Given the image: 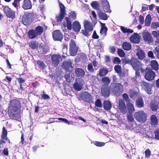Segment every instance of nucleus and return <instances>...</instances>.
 Listing matches in <instances>:
<instances>
[{"mask_svg":"<svg viewBox=\"0 0 159 159\" xmlns=\"http://www.w3.org/2000/svg\"><path fill=\"white\" fill-rule=\"evenodd\" d=\"M147 114L143 111L140 110L135 112L134 117L136 120L141 123H144L146 120Z\"/></svg>","mask_w":159,"mask_h":159,"instance_id":"obj_1","label":"nucleus"},{"mask_svg":"<svg viewBox=\"0 0 159 159\" xmlns=\"http://www.w3.org/2000/svg\"><path fill=\"white\" fill-rule=\"evenodd\" d=\"M111 86L112 91L116 96H118L123 93V86L120 83H114Z\"/></svg>","mask_w":159,"mask_h":159,"instance_id":"obj_2","label":"nucleus"},{"mask_svg":"<svg viewBox=\"0 0 159 159\" xmlns=\"http://www.w3.org/2000/svg\"><path fill=\"white\" fill-rule=\"evenodd\" d=\"M33 13H26L23 16L22 22L25 25H29L31 22V18L33 16Z\"/></svg>","mask_w":159,"mask_h":159,"instance_id":"obj_3","label":"nucleus"},{"mask_svg":"<svg viewBox=\"0 0 159 159\" xmlns=\"http://www.w3.org/2000/svg\"><path fill=\"white\" fill-rule=\"evenodd\" d=\"M156 76L155 73L150 68H147L145 70V78L148 80H153Z\"/></svg>","mask_w":159,"mask_h":159,"instance_id":"obj_4","label":"nucleus"},{"mask_svg":"<svg viewBox=\"0 0 159 159\" xmlns=\"http://www.w3.org/2000/svg\"><path fill=\"white\" fill-rule=\"evenodd\" d=\"M131 64L135 70H139L142 66L140 62L136 58L132 57L130 60Z\"/></svg>","mask_w":159,"mask_h":159,"instance_id":"obj_5","label":"nucleus"},{"mask_svg":"<svg viewBox=\"0 0 159 159\" xmlns=\"http://www.w3.org/2000/svg\"><path fill=\"white\" fill-rule=\"evenodd\" d=\"M20 103L16 99H14L11 101L10 105L8 111L19 110Z\"/></svg>","mask_w":159,"mask_h":159,"instance_id":"obj_6","label":"nucleus"},{"mask_svg":"<svg viewBox=\"0 0 159 159\" xmlns=\"http://www.w3.org/2000/svg\"><path fill=\"white\" fill-rule=\"evenodd\" d=\"M143 38L144 41L148 43H152L153 40L150 33L147 31H144L142 34Z\"/></svg>","mask_w":159,"mask_h":159,"instance_id":"obj_7","label":"nucleus"},{"mask_svg":"<svg viewBox=\"0 0 159 159\" xmlns=\"http://www.w3.org/2000/svg\"><path fill=\"white\" fill-rule=\"evenodd\" d=\"M76 81V82L74 84V88L75 90L80 91L82 89L83 85L85 84L84 82L80 78L77 79Z\"/></svg>","mask_w":159,"mask_h":159,"instance_id":"obj_8","label":"nucleus"},{"mask_svg":"<svg viewBox=\"0 0 159 159\" xmlns=\"http://www.w3.org/2000/svg\"><path fill=\"white\" fill-rule=\"evenodd\" d=\"M70 54L72 56L75 55L77 52V48L74 41L71 39L70 43Z\"/></svg>","mask_w":159,"mask_h":159,"instance_id":"obj_9","label":"nucleus"},{"mask_svg":"<svg viewBox=\"0 0 159 159\" xmlns=\"http://www.w3.org/2000/svg\"><path fill=\"white\" fill-rule=\"evenodd\" d=\"M8 114L10 117L15 120H18L20 119V111L19 110H14L8 111Z\"/></svg>","mask_w":159,"mask_h":159,"instance_id":"obj_10","label":"nucleus"},{"mask_svg":"<svg viewBox=\"0 0 159 159\" xmlns=\"http://www.w3.org/2000/svg\"><path fill=\"white\" fill-rule=\"evenodd\" d=\"M80 97L83 100L87 102H91L92 101V97L88 93L83 92L80 94Z\"/></svg>","mask_w":159,"mask_h":159,"instance_id":"obj_11","label":"nucleus"},{"mask_svg":"<svg viewBox=\"0 0 159 159\" xmlns=\"http://www.w3.org/2000/svg\"><path fill=\"white\" fill-rule=\"evenodd\" d=\"M59 5L60 8V14L57 16H56L57 21H61L62 20L65 14L64 6L63 4L61 3H60Z\"/></svg>","mask_w":159,"mask_h":159,"instance_id":"obj_12","label":"nucleus"},{"mask_svg":"<svg viewBox=\"0 0 159 159\" xmlns=\"http://www.w3.org/2000/svg\"><path fill=\"white\" fill-rule=\"evenodd\" d=\"M140 85L143 87L144 88L145 90L148 94H151V88L152 86L149 83H147L143 81H141L140 82Z\"/></svg>","mask_w":159,"mask_h":159,"instance_id":"obj_13","label":"nucleus"},{"mask_svg":"<svg viewBox=\"0 0 159 159\" xmlns=\"http://www.w3.org/2000/svg\"><path fill=\"white\" fill-rule=\"evenodd\" d=\"M140 85L143 87L144 88L145 90L148 94H151V88L152 86L149 83H147L143 81H141L140 82Z\"/></svg>","mask_w":159,"mask_h":159,"instance_id":"obj_14","label":"nucleus"},{"mask_svg":"<svg viewBox=\"0 0 159 159\" xmlns=\"http://www.w3.org/2000/svg\"><path fill=\"white\" fill-rule=\"evenodd\" d=\"M60 56L58 54H53L51 56L52 65L56 67L59 63Z\"/></svg>","mask_w":159,"mask_h":159,"instance_id":"obj_15","label":"nucleus"},{"mask_svg":"<svg viewBox=\"0 0 159 159\" xmlns=\"http://www.w3.org/2000/svg\"><path fill=\"white\" fill-rule=\"evenodd\" d=\"M4 11L7 16L11 18H14L15 17V11H13L7 7H5L4 8Z\"/></svg>","mask_w":159,"mask_h":159,"instance_id":"obj_16","label":"nucleus"},{"mask_svg":"<svg viewBox=\"0 0 159 159\" xmlns=\"http://www.w3.org/2000/svg\"><path fill=\"white\" fill-rule=\"evenodd\" d=\"M118 109L123 114H125L127 112V110L125 103L123 100H120L118 102Z\"/></svg>","mask_w":159,"mask_h":159,"instance_id":"obj_17","label":"nucleus"},{"mask_svg":"<svg viewBox=\"0 0 159 159\" xmlns=\"http://www.w3.org/2000/svg\"><path fill=\"white\" fill-rule=\"evenodd\" d=\"M52 36L55 40L61 41L63 39V36L60 30L55 31L52 34Z\"/></svg>","mask_w":159,"mask_h":159,"instance_id":"obj_18","label":"nucleus"},{"mask_svg":"<svg viewBox=\"0 0 159 159\" xmlns=\"http://www.w3.org/2000/svg\"><path fill=\"white\" fill-rule=\"evenodd\" d=\"M102 95L104 97H107L110 95V89L107 85L103 86L101 89Z\"/></svg>","mask_w":159,"mask_h":159,"instance_id":"obj_19","label":"nucleus"},{"mask_svg":"<svg viewBox=\"0 0 159 159\" xmlns=\"http://www.w3.org/2000/svg\"><path fill=\"white\" fill-rule=\"evenodd\" d=\"M71 64V62L70 60L65 61L62 64L63 67L65 70L70 71L72 69Z\"/></svg>","mask_w":159,"mask_h":159,"instance_id":"obj_20","label":"nucleus"},{"mask_svg":"<svg viewBox=\"0 0 159 159\" xmlns=\"http://www.w3.org/2000/svg\"><path fill=\"white\" fill-rule=\"evenodd\" d=\"M136 55L137 58L140 60H142L145 57V53L143 50L138 48L136 49Z\"/></svg>","mask_w":159,"mask_h":159,"instance_id":"obj_21","label":"nucleus"},{"mask_svg":"<svg viewBox=\"0 0 159 159\" xmlns=\"http://www.w3.org/2000/svg\"><path fill=\"white\" fill-rule=\"evenodd\" d=\"M101 4L103 7L104 11L106 12H108L110 11V6L107 0H102Z\"/></svg>","mask_w":159,"mask_h":159,"instance_id":"obj_22","label":"nucleus"},{"mask_svg":"<svg viewBox=\"0 0 159 159\" xmlns=\"http://www.w3.org/2000/svg\"><path fill=\"white\" fill-rule=\"evenodd\" d=\"M32 6V3L30 0H24L22 7L24 9H30L31 8Z\"/></svg>","mask_w":159,"mask_h":159,"instance_id":"obj_23","label":"nucleus"},{"mask_svg":"<svg viewBox=\"0 0 159 159\" xmlns=\"http://www.w3.org/2000/svg\"><path fill=\"white\" fill-rule=\"evenodd\" d=\"M7 132L4 127L3 128V131L2 135V139L0 141V144L5 143L7 140Z\"/></svg>","mask_w":159,"mask_h":159,"instance_id":"obj_24","label":"nucleus"},{"mask_svg":"<svg viewBox=\"0 0 159 159\" xmlns=\"http://www.w3.org/2000/svg\"><path fill=\"white\" fill-rule=\"evenodd\" d=\"M84 26L86 30L88 31H90L93 30V28L92 25L90 23V22L88 20H84Z\"/></svg>","mask_w":159,"mask_h":159,"instance_id":"obj_25","label":"nucleus"},{"mask_svg":"<svg viewBox=\"0 0 159 159\" xmlns=\"http://www.w3.org/2000/svg\"><path fill=\"white\" fill-rule=\"evenodd\" d=\"M130 40L133 43H137L139 42V37L138 34L134 33L130 38Z\"/></svg>","mask_w":159,"mask_h":159,"instance_id":"obj_26","label":"nucleus"},{"mask_svg":"<svg viewBox=\"0 0 159 159\" xmlns=\"http://www.w3.org/2000/svg\"><path fill=\"white\" fill-rule=\"evenodd\" d=\"M75 74L77 76L82 77L85 75L84 71L81 68H77L75 69Z\"/></svg>","mask_w":159,"mask_h":159,"instance_id":"obj_27","label":"nucleus"},{"mask_svg":"<svg viewBox=\"0 0 159 159\" xmlns=\"http://www.w3.org/2000/svg\"><path fill=\"white\" fill-rule=\"evenodd\" d=\"M73 29L75 32H79L80 29L81 25L77 21H75L72 25Z\"/></svg>","mask_w":159,"mask_h":159,"instance_id":"obj_28","label":"nucleus"},{"mask_svg":"<svg viewBox=\"0 0 159 159\" xmlns=\"http://www.w3.org/2000/svg\"><path fill=\"white\" fill-rule=\"evenodd\" d=\"M127 110L129 113L132 114L135 111L133 104L130 102H128L126 104Z\"/></svg>","mask_w":159,"mask_h":159,"instance_id":"obj_29","label":"nucleus"},{"mask_svg":"<svg viewBox=\"0 0 159 159\" xmlns=\"http://www.w3.org/2000/svg\"><path fill=\"white\" fill-rule=\"evenodd\" d=\"M100 23L102 26V28L100 33L103 36H105L107 35L106 33L107 30V28L105 26V24L101 22H100Z\"/></svg>","mask_w":159,"mask_h":159,"instance_id":"obj_30","label":"nucleus"},{"mask_svg":"<svg viewBox=\"0 0 159 159\" xmlns=\"http://www.w3.org/2000/svg\"><path fill=\"white\" fill-rule=\"evenodd\" d=\"M150 66L154 70L157 71L159 69V65L157 62L156 60H152L151 61Z\"/></svg>","mask_w":159,"mask_h":159,"instance_id":"obj_31","label":"nucleus"},{"mask_svg":"<svg viewBox=\"0 0 159 159\" xmlns=\"http://www.w3.org/2000/svg\"><path fill=\"white\" fill-rule=\"evenodd\" d=\"M98 15L100 19L106 20L108 18L107 15L102 11H98Z\"/></svg>","mask_w":159,"mask_h":159,"instance_id":"obj_32","label":"nucleus"},{"mask_svg":"<svg viewBox=\"0 0 159 159\" xmlns=\"http://www.w3.org/2000/svg\"><path fill=\"white\" fill-rule=\"evenodd\" d=\"M135 105L136 107L140 108L143 107L144 102L142 98H139L136 100L135 102Z\"/></svg>","mask_w":159,"mask_h":159,"instance_id":"obj_33","label":"nucleus"},{"mask_svg":"<svg viewBox=\"0 0 159 159\" xmlns=\"http://www.w3.org/2000/svg\"><path fill=\"white\" fill-rule=\"evenodd\" d=\"M131 127L132 129H134L135 132L138 133L140 131V129L137 126L136 123L134 121L131 123Z\"/></svg>","mask_w":159,"mask_h":159,"instance_id":"obj_34","label":"nucleus"},{"mask_svg":"<svg viewBox=\"0 0 159 159\" xmlns=\"http://www.w3.org/2000/svg\"><path fill=\"white\" fill-rule=\"evenodd\" d=\"M28 34L29 38L31 39L34 38L37 35L35 30L34 29L30 30L28 32Z\"/></svg>","mask_w":159,"mask_h":159,"instance_id":"obj_35","label":"nucleus"},{"mask_svg":"<svg viewBox=\"0 0 159 159\" xmlns=\"http://www.w3.org/2000/svg\"><path fill=\"white\" fill-rule=\"evenodd\" d=\"M108 73V70L106 68H102L100 69L99 75L100 76H104Z\"/></svg>","mask_w":159,"mask_h":159,"instance_id":"obj_36","label":"nucleus"},{"mask_svg":"<svg viewBox=\"0 0 159 159\" xmlns=\"http://www.w3.org/2000/svg\"><path fill=\"white\" fill-rule=\"evenodd\" d=\"M121 31L124 33H127L128 34L132 33L133 32V30L125 28L123 26H120Z\"/></svg>","mask_w":159,"mask_h":159,"instance_id":"obj_37","label":"nucleus"},{"mask_svg":"<svg viewBox=\"0 0 159 159\" xmlns=\"http://www.w3.org/2000/svg\"><path fill=\"white\" fill-rule=\"evenodd\" d=\"M104 108L107 110H109L111 107V104L110 102L108 101H105L104 102Z\"/></svg>","mask_w":159,"mask_h":159,"instance_id":"obj_38","label":"nucleus"},{"mask_svg":"<svg viewBox=\"0 0 159 159\" xmlns=\"http://www.w3.org/2000/svg\"><path fill=\"white\" fill-rule=\"evenodd\" d=\"M38 43L35 41H32L29 43L30 47L33 49H37L38 47Z\"/></svg>","mask_w":159,"mask_h":159,"instance_id":"obj_39","label":"nucleus"},{"mask_svg":"<svg viewBox=\"0 0 159 159\" xmlns=\"http://www.w3.org/2000/svg\"><path fill=\"white\" fill-rule=\"evenodd\" d=\"M123 48L126 50L128 51L131 48V46L129 43L127 42H124L122 44Z\"/></svg>","mask_w":159,"mask_h":159,"instance_id":"obj_40","label":"nucleus"},{"mask_svg":"<svg viewBox=\"0 0 159 159\" xmlns=\"http://www.w3.org/2000/svg\"><path fill=\"white\" fill-rule=\"evenodd\" d=\"M151 17L150 15L148 14L146 17L145 20V25L146 26H149L151 21Z\"/></svg>","mask_w":159,"mask_h":159,"instance_id":"obj_41","label":"nucleus"},{"mask_svg":"<svg viewBox=\"0 0 159 159\" xmlns=\"http://www.w3.org/2000/svg\"><path fill=\"white\" fill-rule=\"evenodd\" d=\"M43 28L42 27L39 26L34 30L37 35H41L43 32Z\"/></svg>","mask_w":159,"mask_h":159,"instance_id":"obj_42","label":"nucleus"},{"mask_svg":"<svg viewBox=\"0 0 159 159\" xmlns=\"http://www.w3.org/2000/svg\"><path fill=\"white\" fill-rule=\"evenodd\" d=\"M151 118L152 125H157L158 121L156 116L154 115H152L151 116Z\"/></svg>","mask_w":159,"mask_h":159,"instance_id":"obj_43","label":"nucleus"},{"mask_svg":"<svg viewBox=\"0 0 159 159\" xmlns=\"http://www.w3.org/2000/svg\"><path fill=\"white\" fill-rule=\"evenodd\" d=\"M65 20L66 21V26H67V29L69 30H71L72 29L71 22L69 20V18L67 17H65Z\"/></svg>","mask_w":159,"mask_h":159,"instance_id":"obj_44","label":"nucleus"},{"mask_svg":"<svg viewBox=\"0 0 159 159\" xmlns=\"http://www.w3.org/2000/svg\"><path fill=\"white\" fill-rule=\"evenodd\" d=\"M39 48L40 50L42 51L44 54L46 53L48 50L47 47L42 45L41 44H40L39 46Z\"/></svg>","mask_w":159,"mask_h":159,"instance_id":"obj_45","label":"nucleus"},{"mask_svg":"<svg viewBox=\"0 0 159 159\" xmlns=\"http://www.w3.org/2000/svg\"><path fill=\"white\" fill-rule=\"evenodd\" d=\"M132 114L128 113L127 115V120L130 123L134 121V119L132 116Z\"/></svg>","mask_w":159,"mask_h":159,"instance_id":"obj_46","label":"nucleus"},{"mask_svg":"<svg viewBox=\"0 0 159 159\" xmlns=\"http://www.w3.org/2000/svg\"><path fill=\"white\" fill-rule=\"evenodd\" d=\"M102 81L104 84H109L110 83V80L109 78L107 77H104L102 78Z\"/></svg>","mask_w":159,"mask_h":159,"instance_id":"obj_47","label":"nucleus"},{"mask_svg":"<svg viewBox=\"0 0 159 159\" xmlns=\"http://www.w3.org/2000/svg\"><path fill=\"white\" fill-rule=\"evenodd\" d=\"M92 7L95 9H98L99 7L98 3L96 1L93 2L91 4Z\"/></svg>","mask_w":159,"mask_h":159,"instance_id":"obj_48","label":"nucleus"},{"mask_svg":"<svg viewBox=\"0 0 159 159\" xmlns=\"http://www.w3.org/2000/svg\"><path fill=\"white\" fill-rule=\"evenodd\" d=\"M151 27L153 29H157V27H159V22H152L151 25Z\"/></svg>","mask_w":159,"mask_h":159,"instance_id":"obj_49","label":"nucleus"},{"mask_svg":"<svg viewBox=\"0 0 159 159\" xmlns=\"http://www.w3.org/2000/svg\"><path fill=\"white\" fill-rule=\"evenodd\" d=\"M87 68L88 70L91 73H93L94 71L95 68H93L92 63L88 64Z\"/></svg>","mask_w":159,"mask_h":159,"instance_id":"obj_50","label":"nucleus"},{"mask_svg":"<svg viewBox=\"0 0 159 159\" xmlns=\"http://www.w3.org/2000/svg\"><path fill=\"white\" fill-rule=\"evenodd\" d=\"M129 93V96L131 98L134 97L136 95V93L133 89H130Z\"/></svg>","mask_w":159,"mask_h":159,"instance_id":"obj_51","label":"nucleus"},{"mask_svg":"<svg viewBox=\"0 0 159 159\" xmlns=\"http://www.w3.org/2000/svg\"><path fill=\"white\" fill-rule=\"evenodd\" d=\"M93 143L95 145L98 147H102L105 145V143L102 142L95 141L93 142Z\"/></svg>","mask_w":159,"mask_h":159,"instance_id":"obj_52","label":"nucleus"},{"mask_svg":"<svg viewBox=\"0 0 159 159\" xmlns=\"http://www.w3.org/2000/svg\"><path fill=\"white\" fill-rule=\"evenodd\" d=\"M95 105L96 107H102V104L100 100L99 99H98L95 102Z\"/></svg>","mask_w":159,"mask_h":159,"instance_id":"obj_53","label":"nucleus"},{"mask_svg":"<svg viewBox=\"0 0 159 159\" xmlns=\"http://www.w3.org/2000/svg\"><path fill=\"white\" fill-rule=\"evenodd\" d=\"M37 64L39 65V67L42 69H43L45 66V65L43 62L42 61H37Z\"/></svg>","mask_w":159,"mask_h":159,"instance_id":"obj_54","label":"nucleus"},{"mask_svg":"<svg viewBox=\"0 0 159 159\" xmlns=\"http://www.w3.org/2000/svg\"><path fill=\"white\" fill-rule=\"evenodd\" d=\"M118 55L121 57H124L125 55V52L122 49H118Z\"/></svg>","mask_w":159,"mask_h":159,"instance_id":"obj_55","label":"nucleus"},{"mask_svg":"<svg viewBox=\"0 0 159 159\" xmlns=\"http://www.w3.org/2000/svg\"><path fill=\"white\" fill-rule=\"evenodd\" d=\"M114 69L116 72L117 73H120L121 72V67L119 65L115 66Z\"/></svg>","mask_w":159,"mask_h":159,"instance_id":"obj_56","label":"nucleus"},{"mask_svg":"<svg viewBox=\"0 0 159 159\" xmlns=\"http://www.w3.org/2000/svg\"><path fill=\"white\" fill-rule=\"evenodd\" d=\"M152 34L154 37H155L157 39L159 38V30L157 31H152Z\"/></svg>","mask_w":159,"mask_h":159,"instance_id":"obj_57","label":"nucleus"},{"mask_svg":"<svg viewBox=\"0 0 159 159\" xmlns=\"http://www.w3.org/2000/svg\"><path fill=\"white\" fill-rule=\"evenodd\" d=\"M58 120H60L62 121H63L65 122L68 125L69 124H72V122H71V123H70V122H69L68 120L67 119H65V118H58Z\"/></svg>","mask_w":159,"mask_h":159,"instance_id":"obj_58","label":"nucleus"},{"mask_svg":"<svg viewBox=\"0 0 159 159\" xmlns=\"http://www.w3.org/2000/svg\"><path fill=\"white\" fill-rule=\"evenodd\" d=\"M150 106L152 110L153 111H156L158 108V106L157 104H152Z\"/></svg>","mask_w":159,"mask_h":159,"instance_id":"obj_59","label":"nucleus"},{"mask_svg":"<svg viewBox=\"0 0 159 159\" xmlns=\"http://www.w3.org/2000/svg\"><path fill=\"white\" fill-rule=\"evenodd\" d=\"M153 52L155 53H157V57L159 58V47H156L153 50Z\"/></svg>","mask_w":159,"mask_h":159,"instance_id":"obj_60","label":"nucleus"},{"mask_svg":"<svg viewBox=\"0 0 159 159\" xmlns=\"http://www.w3.org/2000/svg\"><path fill=\"white\" fill-rule=\"evenodd\" d=\"M146 157H149L150 156L151 152L149 149H147L145 152Z\"/></svg>","mask_w":159,"mask_h":159,"instance_id":"obj_61","label":"nucleus"},{"mask_svg":"<svg viewBox=\"0 0 159 159\" xmlns=\"http://www.w3.org/2000/svg\"><path fill=\"white\" fill-rule=\"evenodd\" d=\"M113 62L115 64H118L120 63V60L119 58L116 57L114 58Z\"/></svg>","mask_w":159,"mask_h":159,"instance_id":"obj_62","label":"nucleus"},{"mask_svg":"<svg viewBox=\"0 0 159 159\" xmlns=\"http://www.w3.org/2000/svg\"><path fill=\"white\" fill-rule=\"evenodd\" d=\"M123 97L124 99L127 102L129 101V97L126 93H124L123 95Z\"/></svg>","mask_w":159,"mask_h":159,"instance_id":"obj_63","label":"nucleus"},{"mask_svg":"<svg viewBox=\"0 0 159 159\" xmlns=\"http://www.w3.org/2000/svg\"><path fill=\"white\" fill-rule=\"evenodd\" d=\"M155 138L157 140L159 139V130H156L155 131Z\"/></svg>","mask_w":159,"mask_h":159,"instance_id":"obj_64","label":"nucleus"}]
</instances>
